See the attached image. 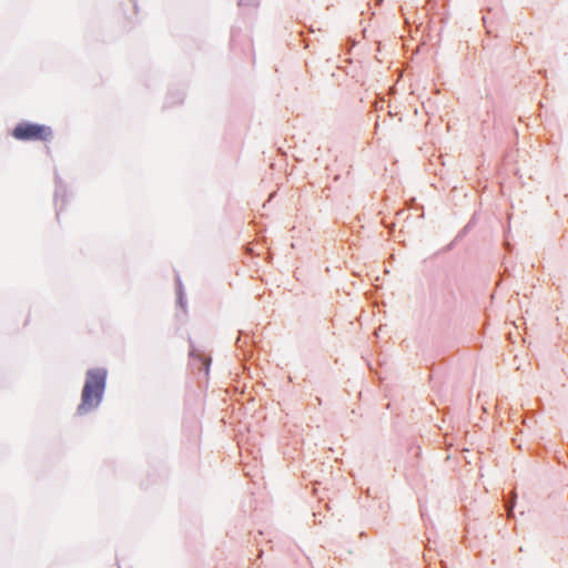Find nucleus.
Returning a JSON list of instances; mask_svg holds the SVG:
<instances>
[{"instance_id":"nucleus-1","label":"nucleus","mask_w":568,"mask_h":568,"mask_svg":"<svg viewBox=\"0 0 568 568\" xmlns=\"http://www.w3.org/2000/svg\"><path fill=\"white\" fill-rule=\"evenodd\" d=\"M105 381L106 371L104 368L88 371L82 389L81 403L78 406L79 414H87L89 410L98 407L104 393Z\"/></svg>"},{"instance_id":"nucleus-2","label":"nucleus","mask_w":568,"mask_h":568,"mask_svg":"<svg viewBox=\"0 0 568 568\" xmlns=\"http://www.w3.org/2000/svg\"><path fill=\"white\" fill-rule=\"evenodd\" d=\"M12 136L20 141H49L53 136L52 129L44 124L21 122L12 131Z\"/></svg>"},{"instance_id":"nucleus-3","label":"nucleus","mask_w":568,"mask_h":568,"mask_svg":"<svg viewBox=\"0 0 568 568\" xmlns=\"http://www.w3.org/2000/svg\"><path fill=\"white\" fill-rule=\"evenodd\" d=\"M191 356L192 357H196L199 361H201L203 363V365L205 366V371L207 372L209 371V365H210V362H211V358L210 357H206L202 354H197L195 351H191Z\"/></svg>"}]
</instances>
